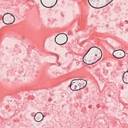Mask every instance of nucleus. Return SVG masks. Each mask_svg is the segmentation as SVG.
Segmentation results:
<instances>
[{
  "label": "nucleus",
  "mask_w": 128,
  "mask_h": 128,
  "mask_svg": "<svg viewBox=\"0 0 128 128\" xmlns=\"http://www.w3.org/2000/svg\"><path fill=\"white\" fill-rule=\"evenodd\" d=\"M55 42L57 44L62 46L68 42V36L64 33L59 34L56 36Z\"/></svg>",
  "instance_id": "nucleus-1"
},
{
  "label": "nucleus",
  "mask_w": 128,
  "mask_h": 128,
  "mask_svg": "<svg viewBox=\"0 0 128 128\" xmlns=\"http://www.w3.org/2000/svg\"><path fill=\"white\" fill-rule=\"evenodd\" d=\"M2 20L6 24H12L14 22V16L12 14L6 13L2 16Z\"/></svg>",
  "instance_id": "nucleus-2"
},
{
  "label": "nucleus",
  "mask_w": 128,
  "mask_h": 128,
  "mask_svg": "<svg viewBox=\"0 0 128 128\" xmlns=\"http://www.w3.org/2000/svg\"><path fill=\"white\" fill-rule=\"evenodd\" d=\"M90 52V54H91V56H94V54H97L98 56H100V54L102 56V50L96 46H92V47L90 48L87 51V52L86 53V54H88V53Z\"/></svg>",
  "instance_id": "nucleus-3"
},
{
  "label": "nucleus",
  "mask_w": 128,
  "mask_h": 128,
  "mask_svg": "<svg viewBox=\"0 0 128 128\" xmlns=\"http://www.w3.org/2000/svg\"><path fill=\"white\" fill-rule=\"evenodd\" d=\"M112 54L116 58H122L126 56L124 51L122 50H118L114 51Z\"/></svg>",
  "instance_id": "nucleus-4"
},
{
  "label": "nucleus",
  "mask_w": 128,
  "mask_h": 128,
  "mask_svg": "<svg viewBox=\"0 0 128 128\" xmlns=\"http://www.w3.org/2000/svg\"><path fill=\"white\" fill-rule=\"evenodd\" d=\"M34 118L36 122H42L44 120L42 118V112H37L34 116Z\"/></svg>",
  "instance_id": "nucleus-5"
},
{
  "label": "nucleus",
  "mask_w": 128,
  "mask_h": 128,
  "mask_svg": "<svg viewBox=\"0 0 128 128\" xmlns=\"http://www.w3.org/2000/svg\"><path fill=\"white\" fill-rule=\"evenodd\" d=\"M122 80L124 84H128V71L123 74Z\"/></svg>",
  "instance_id": "nucleus-6"
},
{
  "label": "nucleus",
  "mask_w": 128,
  "mask_h": 128,
  "mask_svg": "<svg viewBox=\"0 0 128 128\" xmlns=\"http://www.w3.org/2000/svg\"><path fill=\"white\" fill-rule=\"evenodd\" d=\"M76 80H73L70 84L69 87L70 88V90H74V84H76V82H74Z\"/></svg>",
  "instance_id": "nucleus-7"
},
{
  "label": "nucleus",
  "mask_w": 128,
  "mask_h": 128,
  "mask_svg": "<svg viewBox=\"0 0 128 128\" xmlns=\"http://www.w3.org/2000/svg\"><path fill=\"white\" fill-rule=\"evenodd\" d=\"M79 85V87H78L77 88V90H82V88H84V85H82V84L80 82L78 83Z\"/></svg>",
  "instance_id": "nucleus-8"
},
{
  "label": "nucleus",
  "mask_w": 128,
  "mask_h": 128,
  "mask_svg": "<svg viewBox=\"0 0 128 128\" xmlns=\"http://www.w3.org/2000/svg\"><path fill=\"white\" fill-rule=\"evenodd\" d=\"M80 83L82 84V86L85 87L86 86V80H82V82H80Z\"/></svg>",
  "instance_id": "nucleus-9"
},
{
  "label": "nucleus",
  "mask_w": 128,
  "mask_h": 128,
  "mask_svg": "<svg viewBox=\"0 0 128 128\" xmlns=\"http://www.w3.org/2000/svg\"><path fill=\"white\" fill-rule=\"evenodd\" d=\"M113 0H112L110 2H108L107 4H106V5H104V6H102V7H100V8H104V6H108V4H110V2H112Z\"/></svg>",
  "instance_id": "nucleus-10"
},
{
  "label": "nucleus",
  "mask_w": 128,
  "mask_h": 128,
  "mask_svg": "<svg viewBox=\"0 0 128 128\" xmlns=\"http://www.w3.org/2000/svg\"><path fill=\"white\" fill-rule=\"evenodd\" d=\"M76 80H78V84H80L82 80L83 79H76Z\"/></svg>",
  "instance_id": "nucleus-11"
},
{
  "label": "nucleus",
  "mask_w": 128,
  "mask_h": 128,
  "mask_svg": "<svg viewBox=\"0 0 128 128\" xmlns=\"http://www.w3.org/2000/svg\"><path fill=\"white\" fill-rule=\"evenodd\" d=\"M74 90H78V86L74 85Z\"/></svg>",
  "instance_id": "nucleus-12"
},
{
  "label": "nucleus",
  "mask_w": 128,
  "mask_h": 128,
  "mask_svg": "<svg viewBox=\"0 0 128 128\" xmlns=\"http://www.w3.org/2000/svg\"><path fill=\"white\" fill-rule=\"evenodd\" d=\"M74 82H75V84H78V80H75V81H74Z\"/></svg>",
  "instance_id": "nucleus-13"
},
{
  "label": "nucleus",
  "mask_w": 128,
  "mask_h": 128,
  "mask_svg": "<svg viewBox=\"0 0 128 128\" xmlns=\"http://www.w3.org/2000/svg\"><path fill=\"white\" fill-rule=\"evenodd\" d=\"M94 56H98V54H95Z\"/></svg>",
  "instance_id": "nucleus-14"
},
{
  "label": "nucleus",
  "mask_w": 128,
  "mask_h": 128,
  "mask_svg": "<svg viewBox=\"0 0 128 128\" xmlns=\"http://www.w3.org/2000/svg\"><path fill=\"white\" fill-rule=\"evenodd\" d=\"M56 56H57V59L58 60V58H60V57L58 56V55L56 54Z\"/></svg>",
  "instance_id": "nucleus-15"
},
{
  "label": "nucleus",
  "mask_w": 128,
  "mask_h": 128,
  "mask_svg": "<svg viewBox=\"0 0 128 128\" xmlns=\"http://www.w3.org/2000/svg\"><path fill=\"white\" fill-rule=\"evenodd\" d=\"M125 22H126V24H128V20H125Z\"/></svg>",
  "instance_id": "nucleus-16"
},
{
  "label": "nucleus",
  "mask_w": 128,
  "mask_h": 128,
  "mask_svg": "<svg viewBox=\"0 0 128 128\" xmlns=\"http://www.w3.org/2000/svg\"><path fill=\"white\" fill-rule=\"evenodd\" d=\"M44 116H44V114H42V118H44Z\"/></svg>",
  "instance_id": "nucleus-17"
},
{
  "label": "nucleus",
  "mask_w": 128,
  "mask_h": 128,
  "mask_svg": "<svg viewBox=\"0 0 128 128\" xmlns=\"http://www.w3.org/2000/svg\"><path fill=\"white\" fill-rule=\"evenodd\" d=\"M56 2H58V0H56V2L55 4H54V6H56Z\"/></svg>",
  "instance_id": "nucleus-18"
},
{
  "label": "nucleus",
  "mask_w": 128,
  "mask_h": 128,
  "mask_svg": "<svg viewBox=\"0 0 128 128\" xmlns=\"http://www.w3.org/2000/svg\"><path fill=\"white\" fill-rule=\"evenodd\" d=\"M56 2H58V0H56V2L55 4H54V6H56Z\"/></svg>",
  "instance_id": "nucleus-19"
},
{
  "label": "nucleus",
  "mask_w": 128,
  "mask_h": 128,
  "mask_svg": "<svg viewBox=\"0 0 128 128\" xmlns=\"http://www.w3.org/2000/svg\"><path fill=\"white\" fill-rule=\"evenodd\" d=\"M98 58V60H97V62H98V60H100V58Z\"/></svg>",
  "instance_id": "nucleus-20"
},
{
  "label": "nucleus",
  "mask_w": 128,
  "mask_h": 128,
  "mask_svg": "<svg viewBox=\"0 0 128 128\" xmlns=\"http://www.w3.org/2000/svg\"><path fill=\"white\" fill-rule=\"evenodd\" d=\"M76 84L78 86V88H80V84H78H78Z\"/></svg>",
  "instance_id": "nucleus-21"
},
{
  "label": "nucleus",
  "mask_w": 128,
  "mask_h": 128,
  "mask_svg": "<svg viewBox=\"0 0 128 128\" xmlns=\"http://www.w3.org/2000/svg\"><path fill=\"white\" fill-rule=\"evenodd\" d=\"M52 6H50V7H47V8H52Z\"/></svg>",
  "instance_id": "nucleus-22"
},
{
  "label": "nucleus",
  "mask_w": 128,
  "mask_h": 128,
  "mask_svg": "<svg viewBox=\"0 0 128 128\" xmlns=\"http://www.w3.org/2000/svg\"><path fill=\"white\" fill-rule=\"evenodd\" d=\"M41 3L42 4V0H40Z\"/></svg>",
  "instance_id": "nucleus-23"
},
{
  "label": "nucleus",
  "mask_w": 128,
  "mask_h": 128,
  "mask_svg": "<svg viewBox=\"0 0 128 128\" xmlns=\"http://www.w3.org/2000/svg\"><path fill=\"white\" fill-rule=\"evenodd\" d=\"M74 84V86L76 85V84Z\"/></svg>",
  "instance_id": "nucleus-24"
},
{
  "label": "nucleus",
  "mask_w": 128,
  "mask_h": 128,
  "mask_svg": "<svg viewBox=\"0 0 128 128\" xmlns=\"http://www.w3.org/2000/svg\"><path fill=\"white\" fill-rule=\"evenodd\" d=\"M94 62H92V63H91V64H94Z\"/></svg>",
  "instance_id": "nucleus-25"
},
{
  "label": "nucleus",
  "mask_w": 128,
  "mask_h": 128,
  "mask_svg": "<svg viewBox=\"0 0 128 128\" xmlns=\"http://www.w3.org/2000/svg\"><path fill=\"white\" fill-rule=\"evenodd\" d=\"M76 64H78V63L77 62V63H76Z\"/></svg>",
  "instance_id": "nucleus-26"
},
{
  "label": "nucleus",
  "mask_w": 128,
  "mask_h": 128,
  "mask_svg": "<svg viewBox=\"0 0 128 128\" xmlns=\"http://www.w3.org/2000/svg\"><path fill=\"white\" fill-rule=\"evenodd\" d=\"M42 4H43V6H44V4H42Z\"/></svg>",
  "instance_id": "nucleus-27"
},
{
  "label": "nucleus",
  "mask_w": 128,
  "mask_h": 128,
  "mask_svg": "<svg viewBox=\"0 0 128 128\" xmlns=\"http://www.w3.org/2000/svg\"><path fill=\"white\" fill-rule=\"evenodd\" d=\"M42 4H43V6H44V4H42Z\"/></svg>",
  "instance_id": "nucleus-28"
}]
</instances>
